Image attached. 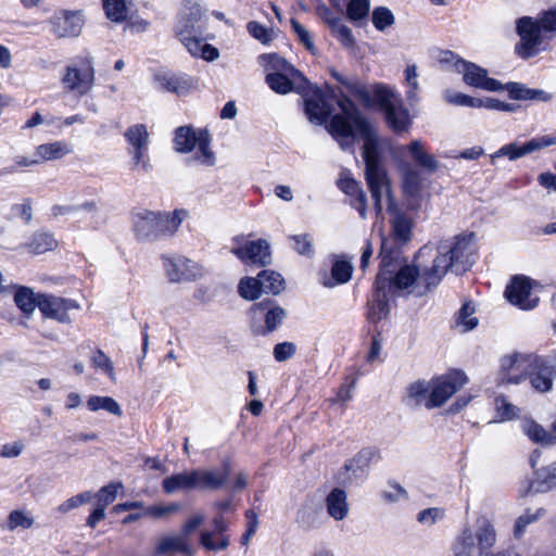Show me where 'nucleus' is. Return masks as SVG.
<instances>
[{
    "label": "nucleus",
    "instance_id": "f257e3e1",
    "mask_svg": "<svg viewBox=\"0 0 556 556\" xmlns=\"http://www.w3.org/2000/svg\"><path fill=\"white\" fill-rule=\"evenodd\" d=\"M328 93L337 99L341 112L331 117L327 129L339 142L341 149H351L356 138H362L365 141L363 147V159L366 166L365 176L375 202V208L378 213L381 212L382 195L386 193L388 212L391 215V233L389 238H383L382 241H389L388 247L392 249L393 256H396L400 254L399 247L410 240L413 223L397 208L391 197L387 174L380 165L378 138L375 129L355 103L341 90L336 92L333 88H328ZM382 244L383 242H381Z\"/></svg>",
    "mask_w": 556,
    "mask_h": 556
},
{
    "label": "nucleus",
    "instance_id": "f03ea898",
    "mask_svg": "<svg viewBox=\"0 0 556 556\" xmlns=\"http://www.w3.org/2000/svg\"><path fill=\"white\" fill-rule=\"evenodd\" d=\"M389 265L387 266V290L393 296L414 294L422 296L431 288L440 283V276L434 273L433 265L425 268L421 273L416 264L401 266L396 271V262L399 255L393 256V251L389 248Z\"/></svg>",
    "mask_w": 556,
    "mask_h": 556
},
{
    "label": "nucleus",
    "instance_id": "7ed1b4c3",
    "mask_svg": "<svg viewBox=\"0 0 556 556\" xmlns=\"http://www.w3.org/2000/svg\"><path fill=\"white\" fill-rule=\"evenodd\" d=\"M473 235H459L441 241L432 265L440 280L451 269L457 275L466 273L475 263Z\"/></svg>",
    "mask_w": 556,
    "mask_h": 556
},
{
    "label": "nucleus",
    "instance_id": "20e7f679",
    "mask_svg": "<svg viewBox=\"0 0 556 556\" xmlns=\"http://www.w3.org/2000/svg\"><path fill=\"white\" fill-rule=\"evenodd\" d=\"M187 216L186 211L170 213L141 210L132 215V228L139 240L152 241L173 236Z\"/></svg>",
    "mask_w": 556,
    "mask_h": 556
},
{
    "label": "nucleus",
    "instance_id": "39448f33",
    "mask_svg": "<svg viewBox=\"0 0 556 556\" xmlns=\"http://www.w3.org/2000/svg\"><path fill=\"white\" fill-rule=\"evenodd\" d=\"M198 147L197 152L188 160L203 166L215 164V154L211 150V137L206 129L194 130L191 126H180L174 132V148L178 153H189Z\"/></svg>",
    "mask_w": 556,
    "mask_h": 556
},
{
    "label": "nucleus",
    "instance_id": "423d86ee",
    "mask_svg": "<svg viewBox=\"0 0 556 556\" xmlns=\"http://www.w3.org/2000/svg\"><path fill=\"white\" fill-rule=\"evenodd\" d=\"M516 33L520 38L515 47L516 53L525 60L535 56L544 41L545 27L543 26L542 12L539 13L536 18L521 16L516 20Z\"/></svg>",
    "mask_w": 556,
    "mask_h": 556
},
{
    "label": "nucleus",
    "instance_id": "0eeeda50",
    "mask_svg": "<svg viewBox=\"0 0 556 556\" xmlns=\"http://www.w3.org/2000/svg\"><path fill=\"white\" fill-rule=\"evenodd\" d=\"M63 88L78 97L88 94L94 85L93 59L91 55L78 58L64 68L61 78Z\"/></svg>",
    "mask_w": 556,
    "mask_h": 556
},
{
    "label": "nucleus",
    "instance_id": "6e6552de",
    "mask_svg": "<svg viewBox=\"0 0 556 556\" xmlns=\"http://www.w3.org/2000/svg\"><path fill=\"white\" fill-rule=\"evenodd\" d=\"M372 94L383 109L389 126L396 132L407 130L410 125L409 112L392 89L386 85L376 84L372 86Z\"/></svg>",
    "mask_w": 556,
    "mask_h": 556
},
{
    "label": "nucleus",
    "instance_id": "1a4fd4ad",
    "mask_svg": "<svg viewBox=\"0 0 556 556\" xmlns=\"http://www.w3.org/2000/svg\"><path fill=\"white\" fill-rule=\"evenodd\" d=\"M389 241H383L382 250H380V270L375 282L374 299L368 305L367 318L370 323H378L389 315V298L392 296L387 290V266L389 265Z\"/></svg>",
    "mask_w": 556,
    "mask_h": 556
},
{
    "label": "nucleus",
    "instance_id": "9d476101",
    "mask_svg": "<svg viewBox=\"0 0 556 556\" xmlns=\"http://www.w3.org/2000/svg\"><path fill=\"white\" fill-rule=\"evenodd\" d=\"M536 364L542 365L538 355L513 354L502 357L498 372L500 383H520L526 379L531 366Z\"/></svg>",
    "mask_w": 556,
    "mask_h": 556
},
{
    "label": "nucleus",
    "instance_id": "9b49d317",
    "mask_svg": "<svg viewBox=\"0 0 556 556\" xmlns=\"http://www.w3.org/2000/svg\"><path fill=\"white\" fill-rule=\"evenodd\" d=\"M466 375L460 370H452L432 382L427 408L442 406L454 393L467 383Z\"/></svg>",
    "mask_w": 556,
    "mask_h": 556
},
{
    "label": "nucleus",
    "instance_id": "f8f14e48",
    "mask_svg": "<svg viewBox=\"0 0 556 556\" xmlns=\"http://www.w3.org/2000/svg\"><path fill=\"white\" fill-rule=\"evenodd\" d=\"M233 243L231 253L243 263L266 266L271 262L270 247L264 239L244 241L243 237H235Z\"/></svg>",
    "mask_w": 556,
    "mask_h": 556
},
{
    "label": "nucleus",
    "instance_id": "ddd939ff",
    "mask_svg": "<svg viewBox=\"0 0 556 556\" xmlns=\"http://www.w3.org/2000/svg\"><path fill=\"white\" fill-rule=\"evenodd\" d=\"M455 71L463 75L466 85L488 91H500L503 84L494 78L488 77L486 70L481 66L468 62L464 59H457L455 62Z\"/></svg>",
    "mask_w": 556,
    "mask_h": 556
},
{
    "label": "nucleus",
    "instance_id": "4468645a",
    "mask_svg": "<svg viewBox=\"0 0 556 556\" xmlns=\"http://www.w3.org/2000/svg\"><path fill=\"white\" fill-rule=\"evenodd\" d=\"M305 114L311 123L323 125L332 113V106L327 101V94L318 87L303 90Z\"/></svg>",
    "mask_w": 556,
    "mask_h": 556
},
{
    "label": "nucleus",
    "instance_id": "2eb2a0df",
    "mask_svg": "<svg viewBox=\"0 0 556 556\" xmlns=\"http://www.w3.org/2000/svg\"><path fill=\"white\" fill-rule=\"evenodd\" d=\"M533 281L525 276H516L506 287L505 296L515 306L528 311L536 307L539 298L533 295Z\"/></svg>",
    "mask_w": 556,
    "mask_h": 556
},
{
    "label": "nucleus",
    "instance_id": "dca6fc26",
    "mask_svg": "<svg viewBox=\"0 0 556 556\" xmlns=\"http://www.w3.org/2000/svg\"><path fill=\"white\" fill-rule=\"evenodd\" d=\"M51 31L56 38L77 37L84 27L80 12L60 11L50 20Z\"/></svg>",
    "mask_w": 556,
    "mask_h": 556
},
{
    "label": "nucleus",
    "instance_id": "f3484780",
    "mask_svg": "<svg viewBox=\"0 0 556 556\" xmlns=\"http://www.w3.org/2000/svg\"><path fill=\"white\" fill-rule=\"evenodd\" d=\"M250 314L253 320L264 319L265 329L260 333L265 334L276 330L287 316L286 311L271 300H265L252 305Z\"/></svg>",
    "mask_w": 556,
    "mask_h": 556
},
{
    "label": "nucleus",
    "instance_id": "a211bd4d",
    "mask_svg": "<svg viewBox=\"0 0 556 556\" xmlns=\"http://www.w3.org/2000/svg\"><path fill=\"white\" fill-rule=\"evenodd\" d=\"M163 265L170 282L191 281L201 276L198 264L184 256L167 257Z\"/></svg>",
    "mask_w": 556,
    "mask_h": 556
},
{
    "label": "nucleus",
    "instance_id": "6ab92c4d",
    "mask_svg": "<svg viewBox=\"0 0 556 556\" xmlns=\"http://www.w3.org/2000/svg\"><path fill=\"white\" fill-rule=\"evenodd\" d=\"M38 307L45 316L60 323L68 324L72 321L68 311L78 309L79 305L73 300L52 295H40L38 296Z\"/></svg>",
    "mask_w": 556,
    "mask_h": 556
},
{
    "label": "nucleus",
    "instance_id": "aec40b11",
    "mask_svg": "<svg viewBox=\"0 0 556 556\" xmlns=\"http://www.w3.org/2000/svg\"><path fill=\"white\" fill-rule=\"evenodd\" d=\"M549 146H556V136L536 137L523 144L516 142L505 144L492 155V159L507 156L509 160L514 161Z\"/></svg>",
    "mask_w": 556,
    "mask_h": 556
},
{
    "label": "nucleus",
    "instance_id": "412c9836",
    "mask_svg": "<svg viewBox=\"0 0 556 556\" xmlns=\"http://www.w3.org/2000/svg\"><path fill=\"white\" fill-rule=\"evenodd\" d=\"M541 364L531 366L528 371L532 388L539 392H547L553 387V379L556 377V354L554 356H539Z\"/></svg>",
    "mask_w": 556,
    "mask_h": 556
},
{
    "label": "nucleus",
    "instance_id": "4be33fe9",
    "mask_svg": "<svg viewBox=\"0 0 556 556\" xmlns=\"http://www.w3.org/2000/svg\"><path fill=\"white\" fill-rule=\"evenodd\" d=\"M402 185L407 207L413 211L418 210L421 205V191L424 189V179L420 172L407 166L403 174Z\"/></svg>",
    "mask_w": 556,
    "mask_h": 556
},
{
    "label": "nucleus",
    "instance_id": "5701e85b",
    "mask_svg": "<svg viewBox=\"0 0 556 556\" xmlns=\"http://www.w3.org/2000/svg\"><path fill=\"white\" fill-rule=\"evenodd\" d=\"M154 81L157 89L186 96L195 88V80L189 76H176L168 73H157L154 75Z\"/></svg>",
    "mask_w": 556,
    "mask_h": 556
},
{
    "label": "nucleus",
    "instance_id": "b1692460",
    "mask_svg": "<svg viewBox=\"0 0 556 556\" xmlns=\"http://www.w3.org/2000/svg\"><path fill=\"white\" fill-rule=\"evenodd\" d=\"M229 473V464H225L222 469H195V486L201 490H218L225 485Z\"/></svg>",
    "mask_w": 556,
    "mask_h": 556
},
{
    "label": "nucleus",
    "instance_id": "393cba45",
    "mask_svg": "<svg viewBox=\"0 0 556 556\" xmlns=\"http://www.w3.org/2000/svg\"><path fill=\"white\" fill-rule=\"evenodd\" d=\"M265 80L271 90L280 94L291 91L303 92V89L308 85L307 80L303 83L299 77H291L286 72H268Z\"/></svg>",
    "mask_w": 556,
    "mask_h": 556
},
{
    "label": "nucleus",
    "instance_id": "a878e982",
    "mask_svg": "<svg viewBox=\"0 0 556 556\" xmlns=\"http://www.w3.org/2000/svg\"><path fill=\"white\" fill-rule=\"evenodd\" d=\"M473 536L478 543L479 554L492 553L490 549L496 544L497 541V532L493 521L486 516L478 517Z\"/></svg>",
    "mask_w": 556,
    "mask_h": 556
},
{
    "label": "nucleus",
    "instance_id": "bb28decb",
    "mask_svg": "<svg viewBox=\"0 0 556 556\" xmlns=\"http://www.w3.org/2000/svg\"><path fill=\"white\" fill-rule=\"evenodd\" d=\"M338 186L341 191L351 198V205L365 219L367 217L366 193L361 189L359 184L352 177L343 174L338 181Z\"/></svg>",
    "mask_w": 556,
    "mask_h": 556
},
{
    "label": "nucleus",
    "instance_id": "cd10ccee",
    "mask_svg": "<svg viewBox=\"0 0 556 556\" xmlns=\"http://www.w3.org/2000/svg\"><path fill=\"white\" fill-rule=\"evenodd\" d=\"M180 41L187 48L191 55L202 58L206 61H214L219 56L218 50L210 43L202 42L201 39L191 36V33L178 30Z\"/></svg>",
    "mask_w": 556,
    "mask_h": 556
},
{
    "label": "nucleus",
    "instance_id": "c85d7f7f",
    "mask_svg": "<svg viewBox=\"0 0 556 556\" xmlns=\"http://www.w3.org/2000/svg\"><path fill=\"white\" fill-rule=\"evenodd\" d=\"M378 458V452L375 448L366 447L361 450L349 463L345 464L344 468L348 472H351L348 480L351 482L353 479H364L366 471L370 464Z\"/></svg>",
    "mask_w": 556,
    "mask_h": 556
},
{
    "label": "nucleus",
    "instance_id": "c756f323",
    "mask_svg": "<svg viewBox=\"0 0 556 556\" xmlns=\"http://www.w3.org/2000/svg\"><path fill=\"white\" fill-rule=\"evenodd\" d=\"M502 90H507L509 97L514 100L548 102L552 99V94L542 89L528 88L526 85L520 83H508L503 85Z\"/></svg>",
    "mask_w": 556,
    "mask_h": 556
},
{
    "label": "nucleus",
    "instance_id": "7c9ffc66",
    "mask_svg": "<svg viewBox=\"0 0 556 556\" xmlns=\"http://www.w3.org/2000/svg\"><path fill=\"white\" fill-rule=\"evenodd\" d=\"M189 546L184 535H166L157 542L155 556H174L176 553H189Z\"/></svg>",
    "mask_w": 556,
    "mask_h": 556
},
{
    "label": "nucleus",
    "instance_id": "2f4dec72",
    "mask_svg": "<svg viewBox=\"0 0 556 556\" xmlns=\"http://www.w3.org/2000/svg\"><path fill=\"white\" fill-rule=\"evenodd\" d=\"M327 513L334 520H343L349 514L346 493L342 489H333L326 497Z\"/></svg>",
    "mask_w": 556,
    "mask_h": 556
},
{
    "label": "nucleus",
    "instance_id": "473e14b6",
    "mask_svg": "<svg viewBox=\"0 0 556 556\" xmlns=\"http://www.w3.org/2000/svg\"><path fill=\"white\" fill-rule=\"evenodd\" d=\"M162 486L167 494L175 493L179 490L197 489L194 470L169 476L163 480Z\"/></svg>",
    "mask_w": 556,
    "mask_h": 556
},
{
    "label": "nucleus",
    "instance_id": "72a5a7b5",
    "mask_svg": "<svg viewBox=\"0 0 556 556\" xmlns=\"http://www.w3.org/2000/svg\"><path fill=\"white\" fill-rule=\"evenodd\" d=\"M68 153H71V149L67 143L54 141L38 146L34 155L37 156L40 164L47 161L60 160Z\"/></svg>",
    "mask_w": 556,
    "mask_h": 556
},
{
    "label": "nucleus",
    "instance_id": "f704fd0d",
    "mask_svg": "<svg viewBox=\"0 0 556 556\" xmlns=\"http://www.w3.org/2000/svg\"><path fill=\"white\" fill-rule=\"evenodd\" d=\"M478 548V543L475 540L473 532L470 528H465L456 536L452 553L453 556H475Z\"/></svg>",
    "mask_w": 556,
    "mask_h": 556
},
{
    "label": "nucleus",
    "instance_id": "c9c22d12",
    "mask_svg": "<svg viewBox=\"0 0 556 556\" xmlns=\"http://www.w3.org/2000/svg\"><path fill=\"white\" fill-rule=\"evenodd\" d=\"M531 488L535 492H547L556 488V462L535 471Z\"/></svg>",
    "mask_w": 556,
    "mask_h": 556
},
{
    "label": "nucleus",
    "instance_id": "e433bc0d",
    "mask_svg": "<svg viewBox=\"0 0 556 556\" xmlns=\"http://www.w3.org/2000/svg\"><path fill=\"white\" fill-rule=\"evenodd\" d=\"M343 87H345L353 97L358 99L365 108H371L375 103H377L372 94V88L369 89L356 77L349 78L346 81H344Z\"/></svg>",
    "mask_w": 556,
    "mask_h": 556
},
{
    "label": "nucleus",
    "instance_id": "4c0bfd02",
    "mask_svg": "<svg viewBox=\"0 0 556 556\" xmlns=\"http://www.w3.org/2000/svg\"><path fill=\"white\" fill-rule=\"evenodd\" d=\"M408 150L414 161L422 168L427 169L430 173H433L439 168V162L434 159L433 155L427 153L424 150L421 141H412L410 144L408 146Z\"/></svg>",
    "mask_w": 556,
    "mask_h": 556
},
{
    "label": "nucleus",
    "instance_id": "58836bf2",
    "mask_svg": "<svg viewBox=\"0 0 556 556\" xmlns=\"http://www.w3.org/2000/svg\"><path fill=\"white\" fill-rule=\"evenodd\" d=\"M318 507L312 500H306L296 511L295 522L303 529H312L317 523Z\"/></svg>",
    "mask_w": 556,
    "mask_h": 556
},
{
    "label": "nucleus",
    "instance_id": "ea45409f",
    "mask_svg": "<svg viewBox=\"0 0 556 556\" xmlns=\"http://www.w3.org/2000/svg\"><path fill=\"white\" fill-rule=\"evenodd\" d=\"M124 136L129 144V149L149 148L150 135L143 124L128 127Z\"/></svg>",
    "mask_w": 556,
    "mask_h": 556
},
{
    "label": "nucleus",
    "instance_id": "a19ab883",
    "mask_svg": "<svg viewBox=\"0 0 556 556\" xmlns=\"http://www.w3.org/2000/svg\"><path fill=\"white\" fill-rule=\"evenodd\" d=\"M87 407L91 412L103 409L117 417L123 415L119 404L111 396L92 395L87 400Z\"/></svg>",
    "mask_w": 556,
    "mask_h": 556
},
{
    "label": "nucleus",
    "instance_id": "79ce46f5",
    "mask_svg": "<svg viewBox=\"0 0 556 556\" xmlns=\"http://www.w3.org/2000/svg\"><path fill=\"white\" fill-rule=\"evenodd\" d=\"M405 85L407 87L406 90V100L410 106H414L419 102L418 91H419V83H418V74L417 66L415 64L408 65L405 71Z\"/></svg>",
    "mask_w": 556,
    "mask_h": 556
},
{
    "label": "nucleus",
    "instance_id": "37998d69",
    "mask_svg": "<svg viewBox=\"0 0 556 556\" xmlns=\"http://www.w3.org/2000/svg\"><path fill=\"white\" fill-rule=\"evenodd\" d=\"M263 292L279 294L285 289V280L280 274L273 270H262L258 274Z\"/></svg>",
    "mask_w": 556,
    "mask_h": 556
},
{
    "label": "nucleus",
    "instance_id": "c03bdc74",
    "mask_svg": "<svg viewBox=\"0 0 556 556\" xmlns=\"http://www.w3.org/2000/svg\"><path fill=\"white\" fill-rule=\"evenodd\" d=\"M353 266L351 261L346 260H337L334 261L331 275L334 282H329L328 280H324L323 285L325 287H333L336 283H345L350 280L352 275Z\"/></svg>",
    "mask_w": 556,
    "mask_h": 556
},
{
    "label": "nucleus",
    "instance_id": "a18cd8bd",
    "mask_svg": "<svg viewBox=\"0 0 556 556\" xmlns=\"http://www.w3.org/2000/svg\"><path fill=\"white\" fill-rule=\"evenodd\" d=\"M264 58L267 60V71L280 73L286 72L289 73L291 77H299L300 80L306 83V78L302 75V73L299 70L294 68L285 59L278 56L277 54H268Z\"/></svg>",
    "mask_w": 556,
    "mask_h": 556
},
{
    "label": "nucleus",
    "instance_id": "49530a36",
    "mask_svg": "<svg viewBox=\"0 0 556 556\" xmlns=\"http://www.w3.org/2000/svg\"><path fill=\"white\" fill-rule=\"evenodd\" d=\"M545 515L544 508H536L535 510L527 509L522 515H520L514 526V535L515 538H521L527 529V527L531 523L536 522L540 518Z\"/></svg>",
    "mask_w": 556,
    "mask_h": 556
},
{
    "label": "nucleus",
    "instance_id": "de8ad7c7",
    "mask_svg": "<svg viewBox=\"0 0 556 556\" xmlns=\"http://www.w3.org/2000/svg\"><path fill=\"white\" fill-rule=\"evenodd\" d=\"M56 245L58 243L53 235L45 231L36 232L28 244L30 251L35 254L51 251L55 249Z\"/></svg>",
    "mask_w": 556,
    "mask_h": 556
},
{
    "label": "nucleus",
    "instance_id": "09e8293b",
    "mask_svg": "<svg viewBox=\"0 0 556 556\" xmlns=\"http://www.w3.org/2000/svg\"><path fill=\"white\" fill-rule=\"evenodd\" d=\"M34 525V518L30 513L25 510L15 509L12 510L7 519L5 528L9 531H14L18 528L29 529Z\"/></svg>",
    "mask_w": 556,
    "mask_h": 556
},
{
    "label": "nucleus",
    "instance_id": "8fccbe9b",
    "mask_svg": "<svg viewBox=\"0 0 556 556\" xmlns=\"http://www.w3.org/2000/svg\"><path fill=\"white\" fill-rule=\"evenodd\" d=\"M239 294L249 301L257 299L263 292L260 277H245L242 278L238 286Z\"/></svg>",
    "mask_w": 556,
    "mask_h": 556
},
{
    "label": "nucleus",
    "instance_id": "3c124183",
    "mask_svg": "<svg viewBox=\"0 0 556 556\" xmlns=\"http://www.w3.org/2000/svg\"><path fill=\"white\" fill-rule=\"evenodd\" d=\"M106 17L113 22H123L128 13L127 0H103Z\"/></svg>",
    "mask_w": 556,
    "mask_h": 556
},
{
    "label": "nucleus",
    "instance_id": "603ef678",
    "mask_svg": "<svg viewBox=\"0 0 556 556\" xmlns=\"http://www.w3.org/2000/svg\"><path fill=\"white\" fill-rule=\"evenodd\" d=\"M14 302L25 314L33 313L35 307L38 306V298L36 299L31 290L26 287L17 289L14 295Z\"/></svg>",
    "mask_w": 556,
    "mask_h": 556
},
{
    "label": "nucleus",
    "instance_id": "864d4df0",
    "mask_svg": "<svg viewBox=\"0 0 556 556\" xmlns=\"http://www.w3.org/2000/svg\"><path fill=\"white\" fill-rule=\"evenodd\" d=\"M522 430L533 442L542 444L552 443L551 434H548L542 426L533 420L522 421Z\"/></svg>",
    "mask_w": 556,
    "mask_h": 556
},
{
    "label": "nucleus",
    "instance_id": "5fc2aeb1",
    "mask_svg": "<svg viewBox=\"0 0 556 556\" xmlns=\"http://www.w3.org/2000/svg\"><path fill=\"white\" fill-rule=\"evenodd\" d=\"M443 97L446 102L458 106L481 108L483 104L482 99L473 98L462 92H454L445 90Z\"/></svg>",
    "mask_w": 556,
    "mask_h": 556
},
{
    "label": "nucleus",
    "instance_id": "6e6d98bb",
    "mask_svg": "<svg viewBox=\"0 0 556 556\" xmlns=\"http://www.w3.org/2000/svg\"><path fill=\"white\" fill-rule=\"evenodd\" d=\"M475 306L471 303H465L456 316L457 326L462 327V331L466 332L472 330L478 325V319L472 317Z\"/></svg>",
    "mask_w": 556,
    "mask_h": 556
},
{
    "label": "nucleus",
    "instance_id": "4d7b16f0",
    "mask_svg": "<svg viewBox=\"0 0 556 556\" xmlns=\"http://www.w3.org/2000/svg\"><path fill=\"white\" fill-rule=\"evenodd\" d=\"M369 9V0H350L346 8V14L350 21L356 23L368 16Z\"/></svg>",
    "mask_w": 556,
    "mask_h": 556
},
{
    "label": "nucleus",
    "instance_id": "13d9d810",
    "mask_svg": "<svg viewBox=\"0 0 556 556\" xmlns=\"http://www.w3.org/2000/svg\"><path fill=\"white\" fill-rule=\"evenodd\" d=\"M131 155L132 170H140L149 173L151 169L150 157L148 155V148L128 149Z\"/></svg>",
    "mask_w": 556,
    "mask_h": 556
},
{
    "label": "nucleus",
    "instance_id": "bf43d9fd",
    "mask_svg": "<svg viewBox=\"0 0 556 556\" xmlns=\"http://www.w3.org/2000/svg\"><path fill=\"white\" fill-rule=\"evenodd\" d=\"M371 21L374 26L383 31L394 23L393 13L386 7H378L372 11Z\"/></svg>",
    "mask_w": 556,
    "mask_h": 556
},
{
    "label": "nucleus",
    "instance_id": "052dcab7",
    "mask_svg": "<svg viewBox=\"0 0 556 556\" xmlns=\"http://www.w3.org/2000/svg\"><path fill=\"white\" fill-rule=\"evenodd\" d=\"M121 489H123V484L121 482L110 483L101 488L94 495L97 498V505L105 508L108 505L115 501L117 492Z\"/></svg>",
    "mask_w": 556,
    "mask_h": 556
},
{
    "label": "nucleus",
    "instance_id": "680f3d73",
    "mask_svg": "<svg viewBox=\"0 0 556 556\" xmlns=\"http://www.w3.org/2000/svg\"><path fill=\"white\" fill-rule=\"evenodd\" d=\"M293 242L292 248L301 255L311 257L314 254L313 239L309 235H294L289 237Z\"/></svg>",
    "mask_w": 556,
    "mask_h": 556
},
{
    "label": "nucleus",
    "instance_id": "e2e57ef3",
    "mask_svg": "<svg viewBox=\"0 0 556 556\" xmlns=\"http://www.w3.org/2000/svg\"><path fill=\"white\" fill-rule=\"evenodd\" d=\"M247 29L253 38L257 39L262 43H269L274 39V30L255 21L249 22Z\"/></svg>",
    "mask_w": 556,
    "mask_h": 556
},
{
    "label": "nucleus",
    "instance_id": "0e129e2a",
    "mask_svg": "<svg viewBox=\"0 0 556 556\" xmlns=\"http://www.w3.org/2000/svg\"><path fill=\"white\" fill-rule=\"evenodd\" d=\"M215 535H216V533L213 531L203 532L201 534V540H200L203 547L208 551H214V552L226 549L229 545L228 536L223 535V536H220L218 542H215L214 541Z\"/></svg>",
    "mask_w": 556,
    "mask_h": 556
},
{
    "label": "nucleus",
    "instance_id": "69168bd1",
    "mask_svg": "<svg viewBox=\"0 0 556 556\" xmlns=\"http://www.w3.org/2000/svg\"><path fill=\"white\" fill-rule=\"evenodd\" d=\"M331 31L344 47H354L355 38L352 30L346 25L342 24L341 21L338 22L336 26L331 27Z\"/></svg>",
    "mask_w": 556,
    "mask_h": 556
},
{
    "label": "nucleus",
    "instance_id": "338daca9",
    "mask_svg": "<svg viewBox=\"0 0 556 556\" xmlns=\"http://www.w3.org/2000/svg\"><path fill=\"white\" fill-rule=\"evenodd\" d=\"M429 390L430 386L428 382L418 380L407 388V394L412 400L415 401L416 404H420L426 399Z\"/></svg>",
    "mask_w": 556,
    "mask_h": 556
},
{
    "label": "nucleus",
    "instance_id": "774afa93",
    "mask_svg": "<svg viewBox=\"0 0 556 556\" xmlns=\"http://www.w3.org/2000/svg\"><path fill=\"white\" fill-rule=\"evenodd\" d=\"M180 508V505L177 503H170L167 505H153L149 506L144 509V515L151 516L153 518H163L170 514L176 513Z\"/></svg>",
    "mask_w": 556,
    "mask_h": 556
}]
</instances>
